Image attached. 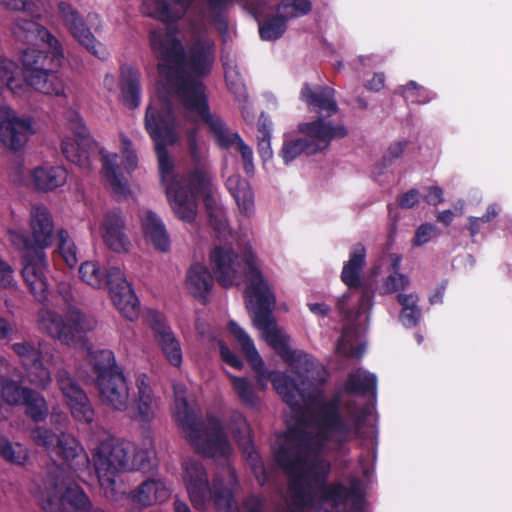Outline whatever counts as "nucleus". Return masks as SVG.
<instances>
[{
  "mask_svg": "<svg viewBox=\"0 0 512 512\" xmlns=\"http://www.w3.org/2000/svg\"><path fill=\"white\" fill-rule=\"evenodd\" d=\"M144 127L155 144L160 179L174 213L180 220L192 223L197 215V198L203 196L210 221L219 229V221L212 209L214 200L209 194L207 171L197 167L187 175L174 174L167 146L175 144L178 137L173 103L167 97H160L147 106Z\"/></svg>",
  "mask_w": 512,
  "mask_h": 512,
  "instance_id": "1",
  "label": "nucleus"
},
{
  "mask_svg": "<svg viewBox=\"0 0 512 512\" xmlns=\"http://www.w3.org/2000/svg\"><path fill=\"white\" fill-rule=\"evenodd\" d=\"M323 451L313 445L305 448L301 442L287 435L274 451L275 463L288 478L287 503L292 511L311 508L317 496L338 508L357 495L356 485L347 488L341 482L328 483L331 464L319 457Z\"/></svg>",
  "mask_w": 512,
  "mask_h": 512,
  "instance_id": "2",
  "label": "nucleus"
},
{
  "mask_svg": "<svg viewBox=\"0 0 512 512\" xmlns=\"http://www.w3.org/2000/svg\"><path fill=\"white\" fill-rule=\"evenodd\" d=\"M340 405L338 395L318 401L310 417L315 431H309L297 423L289 426L284 435L301 442L305 448L313 445L317 450H324L327 444H331L333 451L342 452L348 442L359 437L368 412L360 411L349 420L342 415Z\"/></svg>",
  "mask_w": 512,
  "mask_h": 512,
  "instance_id": "3",
  "label": "nucleus"
},
{
  "mask_svg": "<svg viewBox=\"0 0 512 512\" xmlns=\"http://www.w3.org/2000/svg\"><path fill=\"white\" fill-rule=\"evenodd\" d=\"M256 260V255L250 249L239 255L231 247L217 246L210 253V265L219 285L228 288L241 276L245 277L248 283L244 292L245 302L249 308L254 297L270 288Z\"/></svg>",
  "mask_w": 512,
  "mask_h": 512,
  "instance_id": "4",
  "label": "nucleus"
},
{
  "mask_svg": "<svg viewBox=\"0 0 512 512\" xmlns=\"http://www.w3.org/2000/svg\"><path fill=\"white\" fill-rule=\"evenodd\" d=\"M174 419L185 433L190 444L205 457H227L231 445L221 421L216 417L207 418V426L199 421L184 397H176Z\"/></svg>",
  "mask_w": 512,
  "mask_h": 512,
  "instance_id": "5",
  "label": "nucleus"
},
{
  "mask_svg": "<svg viewBox=\"0 0 512 512\" xmlns=\"http://www.w3.org/2000/svg\"><path fill=\"white\" fill-rule=\"evenodd\" d=\"M151 46L160 60L158 64L159 73L173 82L176 94L183 107L195 113V109L189 107L187 103L189 100L192 101L202 95L208 101L205 93L206 87L203 82L184 75L185 49L181 41L176 37L152 40Z\"/></svg>",
  "mask_w": 512,
  "mask_h": 512,
  "instance_id": "6",
  "label": "nucleus"
},
{
  "mask_svg": "<svg viewBox=\"0 0 512 512\" xmlns=\"http://www.w3.org/2000/svg\"><path fill=\"white\" fill-rule=\"evenodd\" d=\"M80 278L95 288L106 287L117 310L128 320L139 316V300L124 273L118 267H110L103 272L97 263L86 261L80 265Z\"/></svg>",
  "mask_w": 512,
  "mask_h": 512,
  "instance_id": "7",
  "label": "nucleus"
},
{
  "mask_svg": "<svg viewBox=\"0 0 512 512\" xmlns=\"http://www.w3.org/2000/svg\"><path fill=\"white\" fill-rule=\"evenodd\" d=\"M184 480L190 500L196 509L204 510L212 501L219 512H239L233 510V491L224 485L223 479L219 476H215L210 483L206 469L200 462L186 463Z\"/></svg>",
  "mask_w": 512,
  "mask_h": 512,
  "instance_id": "8",
  "label": "nucleus"
},
{
  "mask_svg": "<svg viewBox=\"0 0 512 512\" xmlns=\"http://www.w3.org/2000/svg\"><path fill=\"white\" fill-rule=\"evenodd\" d=\"M187 104L195 109V114L206 126L208 133L214 139L217 146L225 150L235 146L241 155L244 172L248 176L254 175L253 150L244 142L240 134L230 131L225 121L219 115L211 113L209 103L204 99L203 95L196 97L192 101L189 100Z\"/></svg>",
  "mask_w": 512,
  "mask_h": 512,
  "instance_id": "9",
  "label": "nucleus"
},
{
  "mask_svg": "<svg viewBox=\"0 0 512 512\" xmlns=\"http://www.w3.org/2000/svg\"><path fill=\"white\" fill-rule=\"evenodd\" d=\"M133 452L134 445L131 442L114 438L101 441L95 448L94 467L107 498L117 500L114 495L115 477L118 473L127 471L128 460Z\"/></svg>",
  "mask_w": 512,
  "mask_h": 512,
  "instance_id": "10",
  "label": "nucleus"
},
{
  "mask_svg": "<svg viewBox=\"0 0 512 512\" xmlns=\"http://www.w3.org/2000/svg\"><path fill=\"white\" fill-rule=\"evenodd\" d=\"M298 131L304 135L283 142L280 156L288 165L301 154L315 155L328 149L335 136L343 134L340 128L327 127L321 120L302 122L298 124Z\"/></svg>",
  "mask_w": 512,
  "mask_h": 512,
  "instance_id": "11",
  "label": "nucleus"
},
{
  "mask_svg": "<svg viewBox=\"0 0 512 512\" xmlns=\"http://www.w3.org/2000/svg\"><path fill=\"white\" fill-rule=\"evenodd\" d=\"M39 328L52 338L71 345L79 342L87 332L96 326L94 318L83 314L75 307H69L64 316L51 310L41 311L38 320Z\"/></svg>",
  "mask_w": 512,
  "mask_h": 512,
  "instance_id": "12",
  "label": "nucleus"
},
{
  "mask_svg": "<svg viewBox=\"0 0 512 512\" xmlns=\"http://www.w3.org/2000/svg\"><path fill=\"white\" fill-rule=\"evenodd\" d=\"M276 303V297L268 288L258 296L252 299V307H246L251 314L253 324L261 330L264 339L278 355L286 362H294V352L288 345V339L281 334L273 318V310Z\"/></svg>",
  "mask_w": 512,
  "mask_h": 512,
  "instance_id": "13",
  "label": "nucleus"
},
{
  "mask_svg": "<svg viewBox=\"0 0 512 512\" xmlns=\"http://www.w3.org/2000/svg\"><path fill=\"white\" fill-rule=\"evenodd\" d=\"M54 230V221L48 208L34 204V292L40 291L38 301L42 303L47 300L48 289L47 279L43 273L47 267L44 249L52 246L55 239Z\"/></svg>",
  "mask_w": 512,
  "mask_h": 512,
  "instance_id": "14",
  "label": "nucleus"
},
{
  "mask_svg": "<svg viewBox=\"0 0 512 512\" xmlns=\"http://www.w3.org/2000/svg\"><path fill=\"white\" fill-rule=\"evenodd\" d=\"M300 98L307 104L310 112L317 114L313 121L321 120L325 126L334 129L340 128L343 134L335 136L336 139H343L348 136V129L343 122L329 120L339 110L335 99V90L329 86H317L315 90L308 83H304L300 92Z\"/></svg>",
  "mask_w": 512,
  "mask_h": 512,
  "instance_id": "15",
  "label": "nucleus"
},
{
  "mask_svg": "<svg viewBox=\"0 0 512 512\" xmlns=\"http://www.w3.org/2000/svg\"><path fill=\"white\" fill-rule=\"evenodd\" d=\"M366 265V248L362 243L353 245L349 252V259L343 265L341 281L350 289H361L358 313H363L373 305L374 290L361 280V272Z\"/></svg>",
  "mask_w": 512,
  "mask_h": 512,
  "instance_id": "16",
  "label": "nucleus"
},
{
  "mask_svg": "<svg viewBox=\"0 0 512 512\" xmlns=\"http://www.w3.org/2000/svg\"><path fill=\"white\" fill-rule=\"evenodd\" d=\"M34 444L42 446L52 459L56 457L71 466L81 454L83 459L88 461L82 446L68 433L56 434L50 429L34 427Z\"/></svg>",
  "mask_w": 512,
  "mask_h": 512,
  "instance_id": "17",
  "label": "nucleus"
},
{
  "mask_svg": "<svg viewBox=\"0 0 512 512\" xmlns=\"http://www.w3.org/2000/svg\"><path fill=\"white\" fill-rule=\"evenodd\" d=\"M57 9L63 25L71 36L98 59H106L108 53L105 46L94 37L79 11L65 1L58 2Z\"/></svg>",
  "mask_w": 512,
  "mask_h": 512,
  "instance_id": "18",
  "label": "nucleus"
},
{
  "mask_svg": "<svg viewBox=\"0 0 512 512\" xmlns=\"http://www.w3.org/2000/svg\"><path fill=\"white\" fill-rule=\"evenodd\" d=\"M56 379L73 418L78 422L91 424L95 412L84 390L66 370H59Z\"/></svg>",
  "mask_w": 512,
  "mask_h": 512,
  "instance_id": "19",
  "label": "nucleus"
},
{
  "mask_svg": "<svg viewBox=\"0 0 512 512\" xmlns=\"http://www.w3.org/2000/svg\"><path fill=\"white\" fill-rule=\"evenodd\" d=\"M34 66L61 69L66 61L62 42L46 27L34 22Z\"/></svg>",
  "mask_w": 512,
  "mask_h": 512,
  "instance_id": "20",
  "label": "nucleus"
},
{
  "mask_svg": "<svg viewBox=\"0 0 512 512\" xmlns=\"http://www.w3.org/2000/svg\"><path fill=\"white\" fill-rule=\"evenodd\" d=\"M215 61V45L210 39L197 38L185 52L184 75L201 81L210 74Z\"/></svg>",
  "mask_w": 512,
  "mask_h": 512,
  "instance_id": "21",
  "label": "nucleus"
},
{
  "mask_svg": "<svg viewBox=\"0 0 512 512\" xmlns=\"http://www.w3.org/2000/svg\"><path fill=\"white\" fill-rule=\"evenodd\" d=\"M31 122L17 116L11 108H0V142L13 152H18L29 141Z\"/></svg>",
  "mask_w": 512,
  "mask_h": 512,
  "instance_id": "22",
  "label": "nucleus"
},
{
  "mask_svg": "<svg viewBox=\"0 0 512 512\" xmlns=\"http://www.w3.org/2000/svg\"><path fill=\"white\" fill-rule=\"evenodd\" d=\"M148 322L167 361L174 367H180L183 360L181 345L171 327L167 325L164 315L151 309L148 311Z\"/></svg>",
  "mask_w": 512,
  "mask_h": 512,
  "instance_id": "23",
  "label": "nucleus"
},
{
  "mask_svg": "<svg viewBox=\"0 0 512 512\" xmlns=\"http://www.w3.org/2000/svg\"><path fill=\"white\" fill-rule=\"evenodd\" d=\"M66 505L73 512H92L97 508L93 507L86 493L78 486L67 487L63 493L55 486L51 494L41 499V507L45 512H66Z\"/></svg>",
  "mask_w": 512,
  "mask_h": 512,
  "instance_id": "24",
  "label": "nucleus"
},
{
  "mask_svg": "<svg viewBox=\"0 0 512 512\" xmlns=\"http://www.w3.org/2000/svg\"><path fill=\"white\" fill-rule=\"evenodd\" d=\"M101 401L116 411H125L129 403V387L123 371L95 379Z\"/></svg>",
  "mask_w": 512,
  "mask_h": 512,
  "instance_id": "25",
  "label": "nucleus"
},
{
  "mask_svg": "<svg viewBox=\"0 0 512 512\" xmlns=\"http://www.w3.org/2000/svg\"><path fill=\"white\" fill-rule=\"evenodd\" d=\"M105 245L114 252H127L131 245L125 233L126 223L122 211L113 209L107 211L100 224Z\"/></svg>",
  "mask_w": 512,
  "mask_h": 512,
  "instance_id": "26",
  "label": "nucleus"
},
{
  "mask_svg": "<svg viewBox=\"0 0 512 512\" xmlns=\"http://www.w3.org/2000/svg\"><path fill=\"white\" fill-rule=\"evenodd\" d=\"M194 0H144L142 13L165 24L178 22Z\"/></svg>",
  "mask_w": 512,
  "mask_h": 512,
  "instance_id": "27",
  "label": "nucleus"
},
{
  "mask_svg": "<svg viewBox=\"0 0 512 512\" xmlns=\"http://www.w3.org/2000/svg\"><path fill=\"white\" fill-rule=\"evenodd\" d=\"M14 377L1 379V396L9 405H26V414L32 416V390L24 386L28 377L21 373Z\"/></svg>",
  "mask_w": 512,
  "mask_h": 512,
  "instance_id": "28",
  "label": "nucleus"
},
{
  "mask_svg": "<svg viewBox=\"0 0 512 512\" xmlns=\"http://www.w3.org/2000/svg\"><path fill=\"white\" fill-rule=\"evenodd\" d=\"M170 494L171 491L163 480L149 478L131 490L128 494V499L141 507H148L155 503L166 501L169 499Z\"/></svg>",
  "mask_w": 512,
  "mask_h": 512,
  "instance_id": "29",
  "label": "nucleus"
},
{
  "mask_svg": "<svg viewBox=\"0 0 512 512\" xmlns=\"http://www.w3.org/2000/svg\"><path fill=\"white\" fill-rule=\"evenodd\" d=\"M141 74L131 65L124 64L120 67V99L124 106L134 110L141 102Z\"/></svg>",
  "mask_w": 512,
  "mask_h": 512,
  "instance_id": "30",
  "label": "nucleus"
},
{
  "mask_svg": "<svg viewBox=\"0 0 512 512\" xmlns=\"http://www.w3.org/2000/svg\"><path fill=\"white\" fill-rule=\"evenodd\" d=\"M228 328L230 333L237 339V341L241 345L247 360L250 362L252 369L255 371L257 375L258 382L263 383V385H265L269 376L267 374L265 363L260 357L257 349L255 348L252 339L245 332V330L241 328L235 321H230L228 324Z\"/></svg>",
  "mask_w": 512,
  "mask_h": 512,
  "instance_id": "31",
  "label": "nucleus"
},
{
  "mask_svg": "<svg viewBox=\"0 0 512 512\" xmlns=\"http://www.w3.org/2000/svg\"><path fill=\"white\" fill-rule=\"evenodd\" d=\"M186 284L195 299L206 304L208 294L213 288L214 280L209 269L200 263L193 264L186 276Z\"/></svg>",
  "mask_w": 512,
  "mask_h": 512,
  "instance_id": "32",
  "label": "nucleus"
},
{
  "mask_svg": "<svg viewBox=\"0 0 512 512\" xmlns=\"http://www.w3.org/2000/svg\"><path fill=\"white\" fill-rule=\"evenodd\" d=\"M226 188L234 198L242 215L249 217L254 212V193L248 180L233 174L226 180Z\"/></svg>",
  "mask_w": 512,
  "mask_h": 512,
  "instance_id": "33",
  "label": "nucleus"
},
{
  "mask_svg": "<svg viewBox=\"0 0 512 512\" xmlns=\"http://www.w3.org/2000/svg\"><path fill=\"white\" fill-rule=\"evenodd\" d=\"M142 229L146 240L160 252L170 249V239L165 225L156 213L148 210L142 219Z\"/></svg>",
  "mask_w": 512,
  "mask_h": 512,
  "instance_id": "34",
  "label": "nucleus"
},
{
  "mask_svg": "<svg viewBox=\"0 0 512 512\" xmlns=\"http://www.w3.org/2000/svg\"><path fill=\"white\" fill-rule=\"evenodd\" d=\"M59 71L60 69L42 65L34 66V91L46 95L64 96V83Z\"/></svg>",
  "mask_w": 512,
  "mask_h": 512,
  "instance_id": "35",
  "label": "nucleus"
},
{
  "mask_svg": "<svg viewBox=\"0 0 512 512\" xmlns=\"http://www.w3.org/2000/svg\"><path fill=\"white\" fill-rule=\"evenodd\" d=\"M271 381L284 403L294 411L301 409L302 393L294 377L285 373H275Z\"/></svg>",
  "mask_w": 512,
  "mask_h": 512,
  "instance_id": "36",
  "label": "nucleus"
},
{
  "mask_svg": "<svg viewBox=\"0 0 512 512\" xmlns=\"http://www.w3.org/2000/svg\"><path fill=\"white\" fill-rule=\"evenodd\" d=\"M67 170L62 166L34 168V189L48 192L66 184Z\"/></svg>",
  "mask_w": 512,
  "mask_h": 512,
  "instance_id": "37",
  "label": "nucleus"
},
{
  "mask_svg": "<svg viewBox=\"0 0 512 512\" xmlns=\"http://www.w3.org/2000/svg\"><path fill=\"white\" fill-rule=\"evenodd\" d=\"M95 142L90 145H84L79 139L65 138L61 143V150L65 158L79 166L88 169L91 165V155L95 150Z\"/></svg>",
  "mask_w": 512,
  "mask_h": 512,
  "instance_id": "38",
  "label": "nucleus"
},
{
  "mask_svg": "<svg viewBox=\"0 0 512 512\" xmlns=\"http://www.w3.org/2000/svg\"><path fill=\"white\" fill-rule=\"evenodd\" d=\"M377 387V378L374 374L368 373L361 368L349 373L344 384V389L352 395H374Z\"/></svg>",
  "mask_w": 512,
  "mask_h": 512,
  "instance_id": "39",
  "label": "nucleus"
},
{
  "mask_svg": "<svg viewBox=\"0 0 512 512\" xmlns=\"http://www.w3.org/2000/svg\"><path fill=\"white\" fill-rule=\"evenodd\" d=\"M148 380L146 374H140L136 379L137 417L143 422H150L154 417V395Z\"/></svg>",
  "mask_w": 512,
  "mask_h": 512,
  "instance_id": "40",
  "label": "nucleus"
},
{
  "mask_svg": "<svg viewBox=\"0 0 512 512\" xmlns=\"http://www.w3.org/2000/svg\"><path fill=\"white\" fill-rule=\"evenodd\" d=\"M8 234L11 244L22 252L23 276L32 274V241L28 231L24 229H9Z\"/></svg>",
  "mask_w": 512,
  "mask_h": 512,
  "instance_id": "41",
  "label": "nucleus"
},
{
  "mask_svg": "<svg viewBox=\"0 0 512 512\" xmlns=\"http://www.w3.org/2000/svg\"><path fill=\"white\" fill-rule=\"evenodd\" d=\"M103 175L110 185L114 196L120 200L130 194L127 180L117 171L115 163L108 157L103 156Z\"/></svg>",
  "mask_w": 512,
  "mask_h": 512,
  "instance_id": "42",
  "label": "nucleus"
},
{
  "mask_svg": "<svg viewBox=\"0 0 512 512\" xmlns=\"http://www.w3.org/2000/svg\"><path fill=\"white\" fill-rule=\"evenodd\" d=\"M91 366L93 373L96 375L95 379H100L116 374L122 370L117 365L114 353L108 349L97 350L91 353Z\"/></svg>",
  "mask_w": 512,
  "mask_h": 512,
  "instance_id": "43",
  "label": "nucleus"
},
{
  "mask_svg": "<svg viewBox=\"0 0 512 512\" xmlns=\"http://www.w3.org/2000/svg\"><path fill=\"white\" fill-rule=\"evenodd\" d=\"M397 301L402 306L399 319L401 323L407 327H416L421 319V309L418 307V295L417 294H402L397 295Z\"/></svg>",
  "mask_w": 512,
  "mask_h": 512,
  "instance_id": "44",
  "label": "nucleus"
},
{
  "mask_svg": "<svg viewBox=\"0 0 512 512\" xmlns=\"http://www.w3.org/2000/svg\"><path fill=\"white\" fill-rule=\"evenodd\" d=\"M242 453L247 464L250 466L256 481L261 486L265 485L269 480V475L265 469L262 457L255 449L250 438L242 444Z\"/></svg>",
  "mask_w": 512,
  "mask_h": 512,
  "instance_id": "45",
  "label": "nucleus"
},
{
  "mask_svg": "<svg viewBox=\"0 0 512 512\" xmlns=\"http://www.w3.org/2000/svg\"><path fill=\"white\" fill-rule=\"evenodd\" d=\"M287 22L288 19H286L282 12L269 17L259 26L260 38L266 41L279 39L287 30Z\"/></svg>",
  "mask_w": 512,
  "mask_h": 512,
  "instance_id": "46",
  "label": "nucleus"
},
{
  "mask_svg": "<svg viewBox=\"0 0 512 512\" xmlns=\"http://www.w3.org/2000/svg\"><path fill=\"white\" fill-rule=\"evenodd\" d=\"M16 69L17 66L13 61L0 56V81L5 82L14 94H21L27 90V83H22L21 78L15 76Z\"/></svg>",
  "mask_w": 512,
  "mask_h": 512,
  "instance_id": "47",
  "label": "nucleus"
},
{
  "mask_svg": "<svg viewBox=\"0 0 512 512\" xmlns=\"http://www.w3.org/2000/svg\"><path fill=\"white\" fill-rule=\"evenodd\" d=\"M57 249L60 255L62 256L66 265L70 268H73L78 263L77 258V247L70 237L69 232L60 228L57 230Z\"/></svg>",
  "mask_w": 512,
  "mask_h": 512,
  "instance_id": "48",
  "label": "nucleus"
},
{
  "mask_svg": "<svg viewBox=\"0 0 512 512\" xmlns=\"http://www.w3.org/2000/svg\"><path fill=\"white\" fill-rule=\"evenodd\" d=\"M209 10L211 19L220 29H227V10L234 4L247 0H204Z\"/></svg>",
  "mask_w": 512,
  "mask_h": 512,
  "instance_id": "49",
  "label": "nucleus"
},
{
  "mask_svg": "<svg viewBox=\"0 0 512 512\" xmlns=\"http://www.w3.org/2000/svg\"><path fill=\"white\" fill-rule=\"evenodd\" d=\"M276 10L282 12L289 21L308 15L312 11V2L310 0H281Z\"/></svg>",
  "mask_w": 512,
  "mask_h": 512,
  "instance_id": "50",
  "label": "nucleus"
},
{
  "mask_svg": "<svg viewBox=\"0 0 512 512\" xmlns=\"http://www.w3.org/2000/svg\"><path fill=\"white\" fill-rule=\"evenodd\" d=\"M276 10L282 12L289 21L308 15L312 11V2L310 0H281Z\"/></svg>",
  "mask_w": 512,
  "mask_h": 512,
  "instance_id": "51",
  "label": "nucleus"
},
{
  "mask_svg": "<svg viewBox=\"0 0 512 512\" xmlns=\"http://www.w3.org/2000/svg\"><path fill=\"white\" fill-rule=\"evenodd\" d=\"M233 388L239 397L240 401L248 407H256L259 403V398L250 385L249 381L244 377L232 376Z\"/></svg>",
  "mask_w": 512,
  "mask_h": 512,
  "instance_id": "52",
  "label": "nucleus"
},
{
  "mask_svg": "<svg viewBox=\"0 0 512 512\" xmlns=\"http://www.w3.org/2000/svg\"><path fill=\"white\" fill-rule=\"evenodd\" d=\"M399 91L406 102L424 104L430 100L428 90L415 81H409L406 85L400 86Z\"/></svg>",
  "mask_w": 512,
  "mask_h": 512,
  "instance_id": "53",
  "label": "nucleus"
},
{
  "mask_svg": "<svg viewBox=\"0 0 512 512\" xmlns=\"http://www.w3.org/2000/svg\"><path fill=\"white\" fill-rule=\"evenodd\" d=\"M154 464L147 450H136L129 457L127 471H141L143 473L149 472L153 469Z\"/></svg>",
  "mask_w": 512,
  "mask_h": 512,
  "instance_id": "54",
  "label": "nucleus"
},
{
  "mask_svg": "<svg viewBox=\"0 0 512 512\" xmlns=\"http://www.w3.org/2000/svg\"><path fill=\"white\" fill-rule=\"evenodd\" d=\"M0 455L7 461L16 464H23L28 459L27 452L17 444L13 447L6 438H0Z\"/></svg>",
  "mask_w": 512,
  "mask_h": 512,
  "instance_id": "55",
  "label": "nucleus"
},
{
  "mask_svg": "<svg viewBox=\"0 0 512 512\" xmlns=\"http://www.w3.org/2000/svg\"><path fill=\"white\" fill-rule=\"evenodd\" d=\"M498 216L497 207L495 204L489 205L484 215L481 217H472L468 218L469 224L467 229L472 238L477 236L484 225L489 224L494 218Z\"/></svg>",
  "mask_w": 512,
  "mask_h": 512,
  "instance_id": "56",
  "label": "nucleus"
},
{
  "mask_svg": "<svg viewBox=\"0 0 512 512\" xmlns=\"http://www.w3.org/2000/svg\"><path fill=\"white\" fill-rule=\"evenodd\" d=\"M68 126L74 134L75 139L83 141L84 145H90L93 139L90 137L88 129L83 122V119L77 112H70L68 117Z\"/></svg>",
  "mask_w": 512,
  "mask_h": 512,
  "instance_id": "57",
  "label": "nucleus"
},
{
  "mask_svg": "<svg viewBox=\"0 0 512 512\" xmlns=\"http://www.w3.org/2000/svg\"><path fill=\"white\" fill-rule=\"evenodd\" d=\"M365 347L362 344L354 346L347 339V329L344 328L337 343V352L348 358H361L364 354Z\"/></svg>",
  "mask_w": 512,
  "mask_h": 512,
  "instance_id": "58",
  "label": "nucleus"
},
{
  "mask_svg": "<svg viewBox=\"0 0 512 512\" xmlns=\"http://www.w3.org/2000/svg\"><path fill=\"white\" fill-rule=\"evenodd\" d=\"M410 284L408 276L402 273H391L384 281L383 294H390L406 289Z\"/></svg>",
  "mask_w": 512,
  "mask_h": 512,
  "instance_id": "59",
  "label": "nucleus"
},
{
  "mask_svg": "<svg viewBox=\"0 0 512 512\" xmlns=\"http://www.w3.org/2000/svg\"><path fill=\"white\" fill-rule=\"evenodd\" d=\"M19 61L22 64V83H27V90L32 85V55L30 48H19Z\"/></svg>",
  "mask_w": 512,
  "mask_h": 512,
  "instance_id": "60",
  "label": "nucleus"
},
{
  "mask_svg": "<svg viewBox=\"0 0 512 512\" xmlns=\"http://www.w3.org/2000/svg\"><path fill=\"white\" fill-rule=\"evenodd\" d=\"M51 382V374L43 363L36 357L34 352V387L46 388Z\"/></svg>",
  "mask_w": 512,
  "mask_h": 512,
  "instance_id": "61",
  "label": "nucleus"
},
{
  "mask_svg": "<svg viewBox=\"0 0 512 512\" xmlns=\"http://www.w3.org/2000/svg\"><path fill=\"white\" fill-rule=\"evenodd\" d=\"M121 141L123 144V152L125 154L124 160L122 161V166L128 173H130L137 167V155L133 150L130 149L132 142L128 137L122 135Z\"/></svg>",
  "mask_w": 512,
  "mask_h": 512,
  "instance_id": "62",
  "label": "nucleus"
},
{
  "mask_svg": "<svg viewBox=\"0 0 512 512\" xmlns=\"http://www.w3.org/2000/svg\"><path fill=\"white\" fill-rule=\"evenodd\" d=\"M31 30L32 20L30 18L19 17L15 20L13 34L17 41L25 44L29 39Z\"/></svg>",
  "mask_w": 512,
  "mask_h": 512,
  "instance_id": "63",
  "label": "nucleus"
},
{
  "mask_svg": "<svg viewBox=\"0 0 512 512\" xmlns=\"http://www.w3.org/2000/svg\"><path fill=\"white\" fill-rule=\"evenodd\" d=\"M408 145V141H398L396 143L391 144L385 154L382 157V166L386 168L390 166L396 159L401 157L404 150Z\"/></svg>",
  "mask_w": 512,
  "mask_h": 512,
  "instance_id": "64",
  "label": "nucleus"
}]
</instances>
